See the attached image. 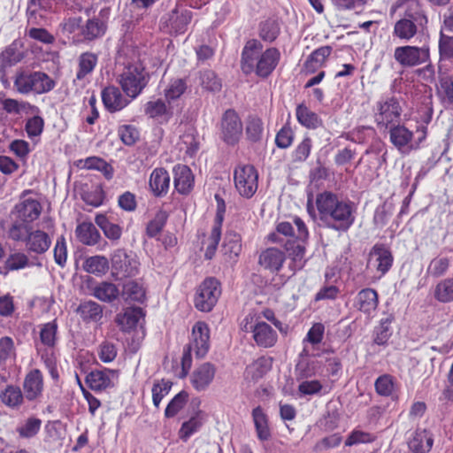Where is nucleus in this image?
<instances>
[{
    "instance_id": "obj_1",
    "label": "nucleus",
    "mask_w": 453,
    "mask_h": 453,
    "mask_svg": "<svg viewBox=\"0 0 453 453\" xmlns=\"http://www.w3.org/2000/svg\"><path fill=\"white\" fill-rule=\"evenodd\" d=\"M116 62V81L121 90L131 96V99L137 98L150 81V74L140 58L138 50L131 46L121 47Z\"/></svg>"
},
{
    "instance_id": "obj_2",
    "label": "nucleus",
    "mask_w": 453,
    "mask_h": 453,
    "mask_svg": "<svg viewBox=\"0 0 453 453\" xmlns=\"http://www.w3.org/2000/svg\"><path fill=\"white\" fill-rule=\"evenodd\" d=\"M319 219L324 226L337 232H347L355 223L356 206L353 202L342 199L331 191L316 196Z\"/></svg>"
},
{
    "instance_id": "obj_3",
    "label": "nucleus",
    "mask_w": 453,
    "mask_h": 453,
    "mask_svg": "<svg viewBox=\"0 0 453 453\" xmlns=\"http://www.w3.org/2000/svg\"><path fill=\"white\" fill-rule=\"evenodd\" d=\"M53 232L54 222L48 218L44 219L42 227L37 225L36 228L31 225L13 221L7 229V235L9 239L23 243L28 253L42 255L50 249Z\"/></svg>"
},
{
    "instance_id": "obj_4",
    "label": "nucleus",
    "mask_w": 453,
    "mask_h": 453,
    "mask_svg": "<svg viewBox=\"0 0 453 453\" xmlns=\"http://www.w3.org/2000/svg\"><path fill=\"white\" fill-rule=\"evenodd\" d=\"M280 52L271 47L263 51V44L256 39L250 40L242 51L241 67L245 74L256 73L258 77H268L276 68Z\"/></svg>"
},
{
    "instance_id": "obj_5",
    "label": "nucleus",
    "mask_w": 453,
    "mask_h": 453,
    "mask_svg": "<svg viewBox=\"0 0 453 453\" xmlns=\"http://www.w3.org/2000/svg\"><path fill=\"white\" fill-rule=\"evenodd\" d=\"M55 81L45 73L19 71L16 73L14 88L19 94H44L52 90Z\"/></svg>"
},
{
    "instance_id": "obj_6",
    "label": "nucleus",
    "mask_w": 453,
    "mask_h": 453,
    "mask_svg": "<svg viewBox=\"0 0 453 453\" xmlns=\"http://www.w3.org/2000/svg\"><path fill=\"white\" fill-rule=\"evenodd\" d=\"M427 24V17L424 12L417 10L406 11L403 18L394 25L393 35L402 41H411Z\"/></svg>"
},
{
    "instance_id": "obj_7",
    "label": "nucleus",
    "mask_w": 453,
    "mask_h": 453,
    "mask_svg": "<svg viewBox=\"0 0 453 453\" xmlns=\"http://www.w3.org/2000/svg\"><path fill=\"white\" fill-rule=\"evenodd\" d=\"M389 128V140L392 144L402 153H409L412 150L418 148L427 133V127L422 125L417 127V133H420L418 142H413V132L409 130L405 126L400 125L399 122Z\"/></svg>"
},
{
    "instance_id": "obj_8",
    "label": "nucleus",
    "mask_w": 453,
    "mask_h": 453,
    "mask_svg": "<svg viewBox=\"0 0 453 453\" xmlns=\"http://www.w3.org/2000/svg\"><path fill=\"white\" fill-rule=\"evenodd\" d=\"M245 332H252L256 343L263 348L273 347L278 339L276 331L267 323L260 321L255 313H249L242 322Z\"/></svg>"
},
{
    "instance_id": "obj_9",
    "label": "nucleus",
    "mask_w": 453,
    "mask_h": 453,
    "mask_svg": "<svg viewBox=\"0 0 453 453\" xmlns=\"http://www.w3.org/2000/svg\"><path fill=\"white\" fill-rule=\"evenodd\" d=\"M243 134V125L239 114L233 109L226 110L220 119L219 137L227 146L239 143Z\"/></svg>"
},
{
    "instance_id": "obj_10",
    "label": "nucleus",
    "mask_w": 453,
    "mask_h": 453,
    "mask_svg": "<svg viewBox=\"0 0 453 453\" xmlns=\"http://www.w3.org/2000/svg\"><path fill=\"white\" fill-rule=\"evenodd\" d=\"M402 107L395 96H381L376 103L374 119L379 127L388 128L400 121Z\"/></svg>"
},
{
    "instance_id": "obj_11",
    "label": "nucleus",
    "mask_w": 453,
    "mask_h": 453,
    "mask_svg": "<svg viewBox=\"0 0 453 453\" xmlns=\"http://www.w3.org/2000/svg\"><path fill=\"white\" fill-rule=\"evenodd\" d=\"M294 223L297 228L295 238L288 239L285 242V250L293 261V269L300 270L303 265L305 254L304 242L308 239L309 232L304 222L300 218H295Z\"/></svg>"
},
{
    "instance_id": "obj_12",
    "label": "nucleus",
    "mask_w": 453,
    "mask_h": 453,
    "mask_svg": "<svg viewBox=\"0 0 453 453\" xmlns=\"http://www.w3.org/2000/svg\"><path fill=\"white\" fill-rule=\"evenodd\" d=\"M221 295L220 283L214 278L205 279L196 288L194 305L203 312H208L216 305Z\"/></svg>"
},
{
    "instance_id": "obj_13",
    "label": "nucleus",
    "mask_w": 453,
    "mask_h": 453,
    "mask_svg": "<svg viewBox=\"0 0 453 453\" xmlns=\"http://www.w3.org/2000/svg\"><path fill=\"white\" fill-rule=\"evenodd\" d=\"M394 59L402 67L409 68L425 65L430 60V49L412 45L398 46L394 50Z\"/></svg>"
},
{
    "instance_id": "obj_14",
    "label": "nucleus",
    "mask_w": 453,
    "mask_h": 453,
    "mask_svg": "<svg viewBox=\"0 0 453 453\" xmlns=\"http://www.w3.org/2000/svg\"><path fill=\"white\" fill-rule=\"evenodd\" d=\"M111 274L115 280L134 277L139 273L140 263L136 257L128 254L124 249L116 250L111 257Z\"/></svg>"
},
{
    "instance_id": "obj_15",
    "label": "nucleus",
    "mask_w": 453,
    "mask_h": 453,
    "mask_svg": "<svg viewBox=\"0 0 453 453\" xmlns=\"http://www.w3.org/2000/svg\"><path fill=\"white\" fill-rule=\"evenodd\" d=\"M234 181L239 194L243 197L250 198L257 190V171L251 165H239L234 172Z\"/></svg>"
},
{
    "instance_id": "obj_16",
    "label": "nucleus",
    "mask_w": 453,
    "mask_h": 453,
    "mask_svg": "<svg viewBox=\"0 0 453 453\" xmlns=\"http://www.w3.org/2000/svg\"><path fill=\"white\" fill-rule=\"evenodd\" d=\"M42 209L38 200L31 197H22L15 205L12 215L16 219L14 221L29 225L39 218Z\"/></svg>"
},
{
    "instance_id": "obj_17",
    "label": "nucleus",
    "mask_w": 453,
    "mask_h": 453,
    "mask_svg": "<svg viewBox=\"0 0 453 453\" xmlns=\"http://www.w3.org/2000/svg\"><path fill=\"white\" fill-rule=\"evenodd\" d=\"M196 357L203 358L210 349V328L203 321H197L192 327L190 343Z\"/></svg>"
},
{
    "instance_id": "obj_18",
    "label": "nucleus",
    "mask_w": 453,
    "mask_h": 453,
    "mask_svg": "<svg viewBox=\"0 0 453 453\" xmlns=\"http://www.w3.org/2000/svg\"><path fill=\"white\" fill-rule=\"evenodd\" d=\"M192 19V12L188 9L174 8L161 19V23L171 34H183Z\"/></svg>"
},
{
    "instance_id": "obj_19",
    "label": "nucleus",
    "mask_w": 453,
    "mask_h": 453,
    "mask_svg": "<svg viewBox=\"0 0 453 453\" xmlns=\"http://www.w3.org/2000/svg\"><path fill=\"white\" fill-rule=\"evenodd\" d=\"M118 378L117 370L104 368L91 371L86 377V383L91 390L99 392L114 387Z\"/></svg>"
},
{
    "instance_id": "obj_20",
    "label": "nucleus",
    "mask_w": 453,
    "mask_h": 453,
    "mask_svg": "<svg viewBox=\"0 0 453 453\" xmlns=\"http://www.w3.org/2000/svg\"><path fill=\"white\" fill-rule=\"evenodd\" d=\"M217 367L211 362H204L196 366L190 374V383L198 392L205 391L213 382Z\"/></svg>"
},
{
    "instance_id": "obj_21",
    "label": "nucleus",
    "mask_w": 453,
    "mask_h": 453,
    "mask_svg": "<svg viewBox=\"0 0 453 453\" xmlns=\"http://www.w3.org/2000/svg\"><path fill=\"white\" fill-rule=\"evenodd\" d=\"M134 99L127 96L115 86H109L102 91V101L110 112L119 111L127 107Z\"/></svg>"
},
{
    "instance_id": "obj_22",
    "label": "nucleus",
    "mask_w": 453,
    "mask_h": 453,
    "mask_svg": "<svg viewBox=\"0 0 453 453\" xmlns=\"http://www.w3.org/2000/svg\"><path fill=\"white\" fill-rule=\"evenodd\" d=\"M23 390L27 401L35 402L42 397L43 376L39 369H33L26 375L23 381Z\"/></svg>"
},
{
    "instance_id": "obj_23",
    "label": "nucleus",
    "mask_w": 453,
    "mask_h": 453,
    "mask_svg": "<svg viewBox=\"0 0 453 453\" xmlns=\"http://www.w3.org/2000/svg\"><path fill=\"white\" fill-rule=\"evenodd\" d=\"M369 265L384 275L392 266L393 256L388 248L383 244H375L370 251Z\"/></svg>"
},
{
    "instance_id": "obj_24",
    "label": "nucleus",
    "mask_w": 453,
    "mask_h": 453,
    "mask_svg": "<svg viewBox=\"0 0 453 453\" xmlns=\"http://www.w3.org/2000/svg\"><path fill=\"white\" fill-rule=\"evenodd\" d=\"M144 112L148 117L160 123L168 122L173 115L172 106L169 104L167 105L161 98L147 102L144 105Z\"/></svg>"
},
{
    "instance_id": "obj_25",
    "label": "nucleus",
    "mask_w": 453,
    "mask_h": 453,
    "mask_svg": "<svg viewBox=\"0 0 453 453\" xmlns=\"http://www.w3.org/2000/svg\"><path fill=\"white\" fill-rule=\"evenodd\" d=\"M379 304V297L376 290L367 288L360 290L355 298L354 305L361 312L371 315Z\"/></svg>"
},
{
    "instance_id": "obj_26",
    "label": "nucleus",
    "mask_w": 453,
    "mask_h": 453,
    "mask_svg": "<svg viewBox=\"0 0 453 453\" xmlns=\"http://www.w3.org/2000/svg\"><path fill=\"white\" fill-rule=\"evenodd\" d=\"M149 186L155 196L162 197L165 196L170 187V175L168 172L162 167L155 168L150 173Z\"/></svg>"
},
{
    "instance_id": "obj_27",
    "label": "nucleus",
    "mask_w": 453,
    "mask_h": 453,
    "mask_svg": "<svg viewBox=\"0 0 453 453\" xmlns=\"http://www.w3.org/2000/svg\"><path fill=\"white\" fill-rule=\"evenodd\" d=\"M173 183L180 194H188L194 186V175L190 168L185 165L173 167Z\"/></svg>"
},
{
    "instance_id": "obj_28",
    "label": "nucleus",
    "mask_w": 453,
    "mask_h": 453,
    "mask_svg": "<svg viewBox=\"0 0 453 453\" xmlns=\"http://www.w3.org/2000/svg\"><path fill=\"white\" fill-rule=\"evenodd\" d=\"M399 383L396 379L388 373L379 376L374 381L375 392L383 397H389L392 400L398 398Z\"/></svg>"
},
{
    "instance_id": "obj_29",
    "label": "nucleus",
    "mask_w": 453,
    "mask_h": 453,
    "mask_svg": "<svg viewBox=\"0 0 453 453\" xmlns=\"http://www.w3.org/2000/svg\"><path fill=\"white\" fill-rule=\"evenodd\" d=\"M434 444V435L426 429L418 428L409 441V448L414 453H427Z\"/></svg>"
},
{
    "instance_id": "obj_30",
    "label": "nucleus",
    "mask_w": 453,
    "mask_h": 453,
    "mask_svg": "<svg viewBox=\"0 0 453 453\" xmlns=\"http://www.w3.org/2000/svg\"><path fill=\"white\" fill-rule=\"evenodd\" d=\"M285 258L283 251L276 248H268L260 253L258 263L265 269L274 273L280 271Z\"/></svg>"
},
{
    "instance_id": "obj_31",
    "label": "nucleus",
    "mask_w": 453,
    "mask_h": 453,
    "mask_svg": "<svg viewBox=\"0 0 453 453\" xmlns=\"http://www.w3.org/2000/svg\"><path fill=\"white\" fill-rule=\"evenodd\" d=\"M222 221L223 217L219 211L209 236L203 242V245L205 248L204 257L206 259H211L215 255L221 238Z\"/></svg>"
},
{
    "instance_id": "obj_32",
    "label": "nucleus",
    "mask_w": 453,
    "mask_h": 453,
    "mask_svg": "<svg viewBox=\"0 0 453 453\" xmlns=\"http://www.w3.org/2000/svg\"><path fill=\"white\" fill-rule=\"evenodd\" d=\"M452 257L443 255L441 252L438 256L432 258L426 267V275L431 278H441L446 275L451 267Z\"/></svg>"
},
{
    "instance_id": "obj_33",
    "label": "nucleus",
    "mask_w": 453,
    "mask_h": 453,
    "mask_svg": "<svg viewBox=\"0 0 453 453\" xmlns=\"http://www.w3.org/2000/svg\"><path fill=\"white\" fill-rule=\"evenodd\" d=\"M77 313L86 323L99 322L103 318V306L95 301L88 300L81 302L77 310Z\"/></svg>"
},
{
    "instance_id": "obj_34",
    "label": "nucleus",
    "mask_w": 453,
    "mask_h": 453,
    "mask_svg": "<svg viewBox=\"0 0 453 453\" xmlns=\"http://www.w3.org/2000/svg\"><path fill=\"white\" fill-rule=\"evenodd\" d=\"M331 53L332 47L330 46H322L312 51L304 63L303 68L305 73H313L322 67Z\"/></svg>"
},
{
    "instance_id": "obj_35",
    "label": "nucleus",
    "mask_w": 453,
    "mask_h": 453,
    "mask_svg": "<svg viewBox=\"0 0 453 453\" xmlns=\"http://www.w3.org/2000/svg\"><path fill=\"white\" fill-rule=\"evenodd\" d=\"M296 116L299 124L309 129H317L323 125V121L319 116L304 104L297 105Z\"/></svg>"
},
{
    "instance_id": "obj_36",
    "label": "nucleus",
    "mask_w": 453,
    "mask_h": 453,
    "mask_svg": "<svg viewBox=\"0 0 453 453\" xmlns=\"http://www.w3.org/2000/svg\"><path fill=\"white\" fill-rule=\"evenodd\" d=\"M119 288L112 282L102 281L91 288V295L104 303H111L119 296Z\"/></svg>"
},
{
    "instance_id": "obj_37",
    "label": "nucleus",
    "mask_w": 453,
    "mask_h": 453,
    "mask_svg": "<svg viewBox=\"0 0 453 453\" xmlns=\"http://www.w3.org/2000/svg\"><path fill=\"white\" fill-rule=\"evenodd\" d=\"M77 239L88 246L96 245L101 239V234L91 222H82L76 226Z\"/></svg>"
},
{
    "instance_id": "obj_38",
    "label": "nucleus",
    "mask_w": 453,
    "mask_h": 453,
    "mask_svg": "<svg viewBox=\"0 0 453 453\" xmlns=\"http://www.w3.org/2000/svg\"><path fill=\"white\" fill-rule=\"evenodd\" d=\"M96 224L102 229L106 238L111 241H118L122 235V227L113 222L110 217L104 214H97L95 218Z\"/></svg>"
},
{
    "instance_id": "obj_39",
    "label": "nucleus",
    "mask_w": 453,
    "mask_h": 453,
    "mask_svg": "<svg viewBox=\"0 0 453 453\" xmlns=\"http://www.w3.org/2000/svg\"><path fill=\"white\" fill-rule=\"evenodd\" d=\"M142 316L141 308H127L122 314L117 316L116 321L122 331H130L136 327Z\"/></svg>"
},
{
    "instance_id": "obj_40",
    "label": "nucleus",
    "mask_w": 453,
    "mask_h": 453,
    "mask_svg": "<svg viewBox=\"0 0 453 453\" xmlns=\"http://www.w3.org/2000/svg\"><path fill=\"white\" fill-rule=\"evenodd\" d=\"M222 250L230 259L236 258L242 251V239L239 234L234 231L226 232Z\"/></svg>"
},
{
    "instance_id": "obj_41",
    "label": "nucleus",
    "mask_w": 453,
    "mask_h": 453,
    "mask_svg": "<svg viewBox=\"0 0 453 453\" xmlns=\"http://www.w3.org/2000/svg\"><path fill=\"white\" fill-rule=\"evenodd\" d=\"M83 269L88 273L97 276L105 274L109 269V261L104 256H92L85 259Z\"/></svg>"
},
{
    "instance_id": "obj_42",
    "label": "nucleus",
    "mask_w": 453,
    "mask_h": 453,
    "mask_svg": "<svg viewBox=\"0 0 453 453\" xmlns=\"http://www.w3.org/2000/svg\"><path fill=\"white\" fill-rule=\"evenodd\" d=\"M0 399L4 405L14 409L20 406L26 398L19 387L9 385L0 393Z\"/></svg>"
},
{
    "instance_id": "obj_43",
    "label": "nucleus",
    "mask_w": 453,
    "mask_h": 453,
    "mask_svg": "<svg viewBox=\"0 0 453 453\" xmlns=\"http://www.w3.org/2000/svg\"><path fill=\"white\" fill-rule=\"evenodd\" d=\"M58 323L56 319L39 326L40 343L45 349H53L57 342Z\"/></svg>"
},
{
    "instance_id": "obj_44",
    "label": "nucleus",
    "mask_w": 453,
    "mask_h": 453,
    "mask_svg": "<svg viewBox=\"0 0 453 453\" xmlns=\"http://www.w3.org/2000/svg\"><path fill=\"white\" fill-rule=\"evenodd\" d=\"M252 417L257 431V437L260 441H267L271 433L268 427L267 418L261 407H257L252 411Z\"/></svg>"
},
{
    "instance_id": "obj_45",
    "label": "nucleus",
    "mask_w": 453,
    "mask_h": 453,
    "mask_svg": "<svg viewBox=\"0 0 453 453\" xmlns=\"http://www.w3.org/2000/svg\"><path fill=\"white\" fill-rule=\"evenodd\" d=\"M394 320L393 315H388L380 321V325L374 329L373 342L377 345H384L392 335L391 324Z\"/></svg>"
},
{
    "instance_id": "obj_46",
    "label": "nucleus",
    "mask_w": 453,
    "mask_h": 453,
    "mask_svg": "<svg viewBox=\"0 0 453 453\" xmlns=\"http://www.w3.org/2000/svg\"><path fill=\"white\" fill-rule=\"evenodd\" d=\"M434 296L440 303L453 302V278L441 280L434 288Z\"/></svg>"
},
{
    "instance_id": "obj_47",
    "label": "nucleus",
    "mask_w": 453,
    "mask_h": 453,
    "mask_svg": "<svg viewBox=\"0 0 453 453\" xmlns=\"http://www.w3.org/2000/svg\"><path fill=\"white\" fill-rule=\"evenodd\" d=\"M203 425L201 411L196 412L188 421L182 423L179 430V437L183 441H187L192 434L196 433Z\"/></svg>"
},
{
    "instance_id": "obj_48",
    "label": "nucleus",
    "mask_w": 453,
    "mask_h": 453,
    "mask_svg": "<svg viewBox=\"0 0 453 453\" xmlns=\"http://www.w3.org/2000/svg\"><path fill=\"white\" fill-rule=\"evenodd\" d=\"M264 131L262 119L254 115H250L246 119L245 132L247 139L252 142L261 140Z\"/></svg>"
},
{
    "instance_id": "obj_49",
    "label": "nucleus",
    "mask_w": 453,
    "mask_h": 453,
    "mask_svg": "<svg viewBox=\"0 0 453 453\" xmlns=\"http://www.w3.org/2000/svg\"><path fill=\"white\" fill-rule=\"evenodd\" d=\"M97 64V56L91 52L82 53L79 58V69L76 73L78 80L84 79L91 73Z\"/></svg>"
},
{
    "instance_id": "obj_50",
    "label": "nucleus",
    "mask_w": 453,
    "mask_h": 453,
    "mask_svg": "<svg viewBox=\"0 0 453 453\" xmlns=\"http://www.w3.org/2000/svg\"><path fill=\"white\" fill-rule=\"evenodd\" d=\"M36 349L41 356V359L44 363L46 368L49 371L50 377L57 380L59 378V373L57 365V357L53 351V349H42L39 344L36 345Z\"/></svg>"
},
{
    "instance_id": "obj_51",
    "label": "nucleus",
    "mask_w": 453,
    "mask_h": 453,
    "mask_svg": "<svg viewBox=\"0 0 453 453\" xmlns=\"http://www.w3.org/2000/svg\"><path fill=\"white\" fill-rule=\"evenodd\" d=\"M55 2V0H29L27 4L29 19L32 18L36 19L37 16L42 18L45 13L52 10Z\"/></svg>"
},
{
    "instance_id": "obj_52",
    "label": "nucleus",
    "mask_w": 453,
    "mask_h": 453,
    "mask_svg": "<svg viewBox=\"0 0 453 453\" xmlns=\"http://www.w3.org/2000/svg\"><path fill=\"white\" fill-rule=\"evenodd\" d=\"M122 296L126 300L142 303L145 298V290L136 281H127L123 285Z\"/></svg>"
},
{
    "instance_id": "obj_53",
    "label": "nucleus",
    "mask_w": 453,
    "mask_h": 453,
    "mask_svg": "<svg viewBox=\"0 0 453 453\" xmlns=\"http://www.w3.org/2000/svg\"><path fill=\"white\" fill-rule=\"evenodd\" d=\"M167 219L168 214L166 211L163 210L158 211L155 217L147 225V235L150 238L157 237L165 226Z\"/></svg>"
},
{
    "instance_id": "obj_54",
    "label": "nucleus",
    "mask_w": 453,
    "mask_h": 453,
    "mask_svg": "<svg viewBox=\"0 0 453 453\" xmlns=\"http://www.w3.org/2000/svg\"><path fill=\"white\" fill-rule=\"evenodd\" d=\"M375 439L376 436L373 434L355 428L346 438L344 445L346 447H351L358 444H365L372 442Z\"/></svg>"
},
{
    "instance_id": "obj_55",
    "label": "nucleus",
    "mask_w": 453,
    "mask_h": 453,
    "mask_svg": "<svg viewBox=\"0 0 453 453\" xmlns=\"http://www.w3.org/2000/svg\"><path fill=\"white\" fill-rule=\"evenodd\" d=\"M269 368L270 363L268 359L261 357L247 366L245 370V375L247 378H250L253 380H257L263 377V375L269 370Z\"/></svg>"
},
{
    "instance_id": "obj_56",
    "label": "nucleus",
    "mask_w": 453,
    "mask_h": 453,
    "mask_svg": "<svg viewBox=\"0 0 453 453\" xmlns=\"http://www.w3.org/2000/svg\"><path fill=\"white\" fill-rule=\"evenodd\" d=\"M187 89V83L183 79H174L170 81L165 88L164 94L166 101L170 104L171 101L178 99Z\"/></svg>"
},
{
    "instance_id": "obj_57",
    "label": "nucleus",
    "mask_w": 453,
    "mask_h": 453,
    "mask_svg": "<svg viewBox=\"0 0 453 453\" xmlns=\"http://www.w3.org/2000/svg\"><path fill=\"white\" fill-rule=\"evenodd\" d=\"M173 383L168 380H156L152 387V402L155 407L158 408L161 401L166 396L171 388Z\"/></svg>"
},
{
    "instance_id": "obj_58",
    "label": "nucleus",
    "mask_w": 453,
    "mask_h": 453,
    "mask_svg": "<svg viewBox=\"0 0 453 453\" xmlns=\"http://www.w3.org/2000/svg\"><path fill=\"white\" fill-rule=\"evenodd\" d=\"M188 398V394L182 390L178 393L167 404L165 410V416L166 418L174 417L186 404Z\"/></svg>"
},
{
    "instance_id": "obj_59",
    "label": "nucleus",
    "mask_w": 453,
    "mask_h": 453,
    "mask_svg": "<svg viewBox=\"0 0 453 453\" xmlns=\"http://www.w3.org/2000/svg\"><path fill=\"white\" fill-rule=\"evenodd\" d=\"M200 83L203 88L211 92L219 91L221 81L211 70H204L200 73Z\"/></svg>"
},
{
    "instance_id": "obj_60",
    "label": "nucleus",
    "mask_w": 453,
    "mask_h": 453,
    "mask_svg": "<svg viewBox=\"0 0 453 453\" xmlns=\"http://www.w3.org/2000/svg\"><path fill=\"white\" fill-rule=\"evenodd\" d=\"M28 265V257L23 252H13L8 256L4 262V269L7 271L20 270Z\"/></svg>"
},
{
    "instance_id": "obj_61",
    "label": "nucleus",
    "mask_w": 453,
    "mask_h": 453,
    "mask_svg": "<svg viewBox=\"0 0 453 453\" xmlns=\"http://www.w3.org/2000/svg\"><path fill=\"white\" fill-rule=\"evenodd\" d=\"M280 33V27L276 20L267 19L260 24L259 35L264 41H274Z\"/></svg>"
},
{
    "instance_id": "obj_62",
    "label": "nucleus",
    "mask_w": 453,
    "mask_h": 453,
    "mask_svg": "<svg viewBox=\"0 0 453 453\" xmlns=\"http://www.w3.org/2000/svg\"><path fill=\"white\" fill-rule=\"evenodd\" d=\"M42 420L38 418H28L25 423L17 428L19 436L30 438L35 436L40 430Z\"/></svg>"
},
{
    "instance_id": "obj_63",
    "label": "nucleus",
    "mask_w": 453,
    "mask_h": 453,
    "mask_svg": "<svg viewBox=\"0 0 453 453\" xmlns=\"http://www.w3.org/2000/svg\"><path fill=\"white\" fill-rule=\"evenodd\" d=\"M15 356V348L13 340L9 336L0 338V365L6 364Z\"/></svg>"
},
{
    "instance_id": "obj_64",
    "label": "nucleus",
    "mask_w": 453,
    "mask_h": 453,
    "mask_svg": "<svg viewBox=\"0 0 453 453\" xmlns=\"http://www.w3.org/2000/svg\"><path fill=\"white\" fill-rule=\"evenodd\" d=\"M117 347L114 343L104 341L98 346L97 355L99 359L104 363H111L117 357Z\"/></svg>"
}]
</instances>
